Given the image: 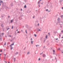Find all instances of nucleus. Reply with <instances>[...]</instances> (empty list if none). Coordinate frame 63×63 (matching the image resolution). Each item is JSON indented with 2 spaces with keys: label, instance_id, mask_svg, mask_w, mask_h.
Wrapping results in <instances>:
<instances>
[{
  "label": "nucleus",
  "instance_id": "nucleus-11",
  "mask_svg": "<svg viewBox=\"0 0 63 63\" xmlns=\"http://www.w3.org/2000/svg\"><path fill=\"white\" fill-rule=\"evenodd\" d=\"M13 20H14V19L11 20V23H12V22H13Z\"/></svg>",
  "mask_w": 63,
  "mask_h": 63
},
{
  "label": "nucleus",
  "instance_id": "nucleus-27",
  "mask_svg": "<svg viewBox=\"0 0 63 63\" xmlns=\"http://www.w3.org/2000/svg\"><path fill=\"white\" fill-rule=\"evenodd\" d=\"M4 55H5V57L6 56V54H4Z\"/></svg>",
  "mask_w": 63,
  "mask_h": 63
},
{
  "label": "nucleus",
  "instance_id": "nucleus-2",
  "mask_svg": "<svg viewBox=\"0 0 63 63\" xmlns=\"http://www.w3.org/2000/svg\"><path fill=\"white\" fill-rule=\"evenodd\" d=\"M43 57H46V55L45 54H43Z\"/></svg>",
  "mask_w": 63,
  "mask_h": 63
},
{
  "label": "nucleus",
  "instance_id": "nucleus-51",
  "mask_svg": "<svg viewBox=\"0 0 63 63\" xmlns=\"http://www.w3.org/2000/svg\"><path fill=\"white\" fill-rule=\"evenodd\" d=\"M21 31H22H22H23V30H21Z\"/></svg>",
  "mask_w": 63,
  "mask_h": 63
},
{
  "label": "nucleus",
  "instance_id": "nucleus-49",
  "mask_svg": "<svg viewBox=\"0 0 63 63\" xmlns=\"http://www.w3.org/2000/svg\"><path fill=\"white\" fill-rule=\"evenodd\" d=\"M0 52H2V50H1Z\"/></svg>",
  "mask_w": 63,
  "mask_h": 63
},
{
  "label": "nucleus",
  "instance_id": "nucleus-45",
  "mask_svg": "<svg viewBox=\"0 0 63 63\" xmlns=\"http://www.w3.org/2000/svg\"><path fill=\"white\" fill-rule=\"evenodd\" d=\"M1 34H2V35H4V33H2Z\"/></svg>",
  "mask_w": 63,
  "mask_h": 63
},
{
  "label": "nucleus",
  "instance_id": "nucleus-9",
  "mask_svg": "<svg viewBox=\"0 0 63 63\" xmlns=\"http://www.w3.org/2000/svg\"><path fill=\"white\" fill-rule=\"evenodd\" d=\"M18 52H16L15 54H18Z\"/></svg>",
  "mask_w": 63,
  "mask_h": 63
},
{
  "label": "nucleus",
  "instance_id": "nucleus-3",
  "mask_svg": "<svg viewBox=\"0 0 63 63\" xmlns=\"http://www.w3.org/2000/svg\"><path fill=\"white\" fill-rule=\"evenodd\" d=\"M14 43H13V44H12L11 45H10V47H11L13 46V45H14Z\"/></svg>",
  "mask_w": 63,
  "mask_h": 63
},
{
  "label": "nucleus",
  "instance_id": "nucleus-12",
  "mask_svg": "<svg viewBox=\"0 0 63 63\" xmlns=\"http://www.w3.org/2000/svg\"><path fill=\"white\" fill-rule=\"evenodd\" d=\"M1 26L2 27H3V24H1Z\"/></svg>",
  "mask_w": 63,
  "mask_h": 63
},
{
  "label": "nucleus",
  "instance_id": "nucleus-42",
  "mask_svg": "<svg viewBox=\"0 0 63 63\" xmlns=\"http://www.w3.org/2000/svg\"><path fill=\"white\" fill-rule=\"evenodd\" d=\"M55 59L56 60V57H55Z\"/></svg>",
  "mask_w": 63,
  "mask_h": 63
},
{
  "label": "nucleus",
  "instance_id": "nucleus-1",
  "mask_svg": "<svg viewBox=\"0 0 63 63\" xmlns=\"http://www.w3.org/2000/svg\"><path fill=\"white\" fill-rule=\"evenodd\" d=\"M14 5V4H13V3H12L9 6V7H12Z\"/></svg>",
  "mask_w": 63,
  "mask_h": 63
},
{
  "label": "nucleus",
  "instance_id": "nucleus-37",
  "mask_svg": "<svg viewBox=\"0 0 63 63\" xmlns=\"http://www.w3.org/2000/svg\"><path fill=\"white\" fill-rule=\"evenodd\" d=\"M50 12V10L48 11V12Z\"/></svg>",
  "mask_w": 63,
  "mask_h": 63
},
{
  "label": "nucleus",
  "instance_id": "nucleus-19",
  "mask_svg": "<svg viewBox=\"0 0 63 63\" xmlns=\"http://www.w3.org/2000/svg\"><path fill=\"white\" fill-rule=\"evenodd\" d=\"M13 28H13V26H12V29H13Z\"/></svg>",
  "mask_w": 63,
  "mask_h": 63
},
{
  "label": "nucleus",
  "instance_id": "nucleus-34",
  "mask_svg": "<svg viewBox=\"0 0 63 63\" xmlns=\"http://www.w3.org/2000/svg\"><path fill=\"white\" fill-rule=\"evenodd\" d=\"M40 58H39V59H38V60H40Z\"/></svg>",
  "mask_w": 63,
  "mask_h": 63
},
{
  "label": "nucleus",
  "instance_id": "nucleus-5",
  "mask_svg": "<svg viewBox=\"0 0 63 63\" xmlns=\"http://www.w3.org/2000/svg\"><path fill=\"white\" fill-rule=\"evenodd\" d=\"M31 44H33V41H32V40H31Z\"/></svg>",
  "mask_w": 63,
  "mask_h": 63
},
{
  "label": "nucleus",
  "instance_id": "nucleus-21",
  "mask_svg": "<svg viewBox=\"0 0 63 63\" xmlns=\"http://www.w3.org/2000/svg\"><path fill=\"white\" fill-rule=\"evenodd\" d=\"M0 41H2V38H0Z\"/></svg>",
  "mask_w": 63,
  "mask_h": 63
},
{
  "label": "nucleus",
  "instance_id": "nucleus-47",
  "mask_svg": "<svg viewBox=\"0 0 63 63\" xmlns=\"http://www.w3.org/2000/svg\"><path fill=\"white\" fill-rule=\"evenodd\" d=\"M36 47H38V45H36Z\"/></svg>",
  "mask_w": 63,
  "mask_h": 63
},
{
  "label": "nucleus",
  "instance_id": "nucleus-41",
  "mask_svg": "<svg viewBox=\"0 0 63 63\" xmlns=\"http://www.w3.org/2000/svg\"><path fill=\"white\" fill-rule=\"evenodd\" d=\"M53 54H54V55L55 54V53H53Z\"/></svg>",
  "mask_w": 63,
  "mask_h": 63
},
{
  "label": "nucleus",
  "instance_id": "nucleus-16",
  "mask_svg": "<svg viewBox=\"0 0 63 63\" xmlns=\"http://www.w3.org/2000/svg\"><path fill=\"white\" fill-rule=\"evenodd\" d=\"M4 45H6V42H5V43L4 44Z\"/></svg>",
  "mask_w": 63,
  "mask_h": 63
},
{
  "label": "nucleus",
  "instance_id": "nucleus-58",
  "mask_svg": "<svg viewBox=\"0 0 63 63\" xmlns=\"http://www.w3.org/2000/svg\"><path fill=\"white\" fill-rule=\"evenodd\" d=\"M14 39H15V37L14 38Z\"/></svg>",
  "mask_w": 63,
  "mask_h": 63
},
{
  "label": "nucleus",
  "instance_id": "nucleus-61",
  "mask_svg": "<svg viewBox=\"0 0 63 63\" xmlns=\"http://www.w3.org/2000/svg\"><path fill=\"white\" fill-rule=\"evenodd\" d=\"M59 36H61V35H59Z\"/></svg>",
  "mask_w": 63,
  "mask_h": 63
},
{
  "label": "nucleus",
  "instance_id": "nucleus-15",
  "mask_svg": "<svg viewBox=\"0 0 63 63\" xmlns=\"http://www.w3.org/2000/svg\"><path fill=\"white\" fill-rule=\"evenodd\" d=\"M2 35V34L0 33V37H1V35Z\"/></svg>",
  "mask_w": 63,
  "mask_h": 63
},
{
  "label": "nucleus",
  "instance_id": "nucleus-26",
  "mask_svg": "<svg viewBox=\"0 0 63 63\" xmlns=\"http://www.w3.org/2000/svg\"><path fill=\"white\" fill-rule=\"evenodd\" d=\"M46 11H47H47H48V9H47L46 10Z\"/></svg>",
  "mask_w": 63,
  "mask_h": 63
},
{
  "label": "nucleus",
  "instance_id": "nucleus-62",
  "mask_svg": "<svg viewBox=\"0 0 63 63\" xmlns=\"http://www.w3.org/2000/svg\"><path fill=\"white\" fill-rule=\"evenodd\" d=\"M43 3H41V4H43Z\"/></svg>",
  "mask_w": 63,
  "mask_h": 63
},
{
  "label": "nucleus",
  "instance_id": "nucleus-31",
  "mask_svg": "<svg viewBox=\"0 0 63 63\" xmlns=\"http://www.w3.org/2000/svg\"><path fill=\"white\" fill-rule=\"evenodd\" d=\"M21 11H22V9H21Z\"/></svg>",
  "mask_w": 63,
  "mask_h": 63
},
{
  "label": "nucleus",
  "instance_id": "nucleus-28",
  "mask_svg": "<svg viewBox=\"0 0 63 63\" xmlns=\"http://www.w3.org/2000/svg\"><path fill=\"white\" fill-rule=\"evenodd\" d=\"M9 29H10V28H8L7 29V30H9Z\"/></svg>",
  "mask_w": 63,
  "mask_h": 63
},
{
  "label": "nucleus",
  "instance_id": "nucleus-55",
  "mask_svg": "<svg viewBox=\"0 0 63 63\" xmlns=\"http://www.w3.org/2000/svg\"><path fill=\"white\" fill-rule=\"evenodd\" d=\"M48 34H49V35H50V33H48Z\"/></svg>",
  "mask_w": 63,
  "mask_h": 63
},
{
  "label": "nucleus",
  "instance_id": "nucleus-53",
  "mask_svg": "<svg viewBox=\"0 0 63 63\" xmlns=\"http://www.w3.org/2000/svg\"><path fill=\"white\" fill-rule=\"evenodd\" d=\"M1 17H3V16H1Z\"/></svg>",
  "mask_w": 63,
  "mask_h": 63
},
{
  "label": "nucleus",
  "instance_id": "nucleus-22",
  "mask_svg": "<svg viewBox=\"0 0 63 63\" xmlns=\"http://www.w3.org/2000/svg\"><path fill=\"white\" fill-rule=\"evenodd\" d=\"M61 17H63V15H62V16H61Z\"/></svg>",
  "mask_w": 63,
  "mask_h": 63
},
{
  "label": "nucleus",
  "instance_id": "nucleus-32",
  "mask_svg": "<svg viewBox=\"0 0 63 63\" xmlns=\"http://www.w3.org/2000/svg\"><path fill=\"white\" fill-rule=\"evenodd\" d=\"M58 49V50H60V48H59Z\"/></svg>",
  "mask_w": 63,
  "mask_h": 63
},
{
  "label": "nucleus",
  "instance_id": "nucleus-46",
  "mask_svg": "<svg viewBox=\"0 0 63 63\" xmlns=\"http://www.w3.org/2000/svg\"><path fill=\"white\" fill-rule=\"evenodd\" d=\"M31 40H33V39H32V38H31Z\"/></svg>",
  "mask_w": 63,
  "mask_h": 63
},
{
  "label": "nucleus",
  "instance_id": "nucleus-14",
  "mask_svg": "<svg viewBox=\"0 0 63 63\" xmlns=\"http://www.w3.org/2000/svg\"><path fill=\"white\" fill-rule=\"evenodd\" d=\"M11 47H11V49H13V47H12V46Z\"/></svg>",
  "mask_w": 63,
  "mask_h": 63
},
{
  "label": "nucleus",
  "instance_id": "nucleus-29",
  "mask_svg": "<svg viewBox=\"0 0 63 63\" xmlns=\"http://www.w3.org/2000/svg\"><path fill=\"white\" fill-rule=\"evenodd\" d=\"M46 40H44V43H45V41Z\"/></svg>",
  "mask_w": 63,
  "mask_h": 63
},
{
  "label": "nucleus",
  "instance_id": "nucleus-57",
  "mask_svg": "<svg viewBox=\"0 0 63 63\" xmlns=\"http://www.w3.org/2000/svg\"><path fill=\"white\" fill-rule=\"evenodd\" d=\"M16 31H18V29H17L16 30Z\"/></svg>",
  "mask_w": 63,
  "mask_h": 63
},
{
  "label": "nucleus",
  "instance_id": "nucleus-23",
  "mask_svg": "<svg viewBox=\"0 0 63 63\" xmlns=\"http://www.w3.org/2000/svg\"><path fill=\"white\" fill-rule=\"evenodd\" d=\"M36 22H37V23H38V21H36Z\"/></svg>",
  "mask_w": 63,
  "mask_h": 63
},
{
  "label": "nucleus",
  "instance_id": "nucleus-60",
  "mask_svg": "<svg viewBox=\"0 0 63 63\" xmlns=\"http://www.w3.org/2000/svg\"><path fill=\"white\" fill-rule=\"evenodd\" d=\"M41 54H42V53H41L40 54V55H41Z\"/></svg>",
  "mask_w": 63,
  "mask_h": 63
},
{
  "label": "nucleus",
  "instance_id": "nucleus-64",
  "mask_svg": "<svg viewBox=\"0 0 63 63\" xmlns=\"http://www.w3.org/2000/svg\"><path fill=\"white\" fill-rule=\"evenodd\" d=\"M8 63H10V62H8Z\"/></svg>",
  "mask_w": 63,
  "mask_h": 63
},
{
  "label": "nucleus",
  "instance_id": "nucleus-54",
  "mask_svg": "<svg viewBox=\"0 0 63 63\" xmlns=\"http://www.w3.org/2000/svg\"><path fill=\"white\" fill-rule=\"evenodd\" d=\"M62 26H61V28H62Z\"/></svg>",
  "mask_w": 63,
  "mask_h": 63
},
{
  "label": "nucleus",
  "instance_id": "nucleus-63",
  "mask_svg": "<svg viewBox=\"0 0 63 63\" xmlns=\"http://www.w3.org/2000/svg\"><path fill=\"white\" fill-rule=\"evenodd\" d=\"M62 53H63V52H62Z\"/></svg>",
  "mask_w": 63,
  "mask_h": 63
},
{
  "label": "nucleus",
  "instance_id": "nucleus-56",
  "mask_svg": "<svg viewBox=\"0 0 63 63\" xmlns=\"http://www.w3.org/2000/svg\"><path fill=\"white\" fill-rule=\"evenodd\" d=\"M43 52H42V54H43Z\"/></svg>",
  "mask_w": 63,
  "mask_h": 63
},
{
  "label": "nucleus",
  "instance_id": "nucleus-48",
  "mask_svg": "<svg viewBox=\"0 0 63 63\" xmlns=\"http://www.w3.org/2000/svg\"><path fill=\"white\" fill-rule=\"evenodd\" d=\"M13 40H11V41H11V42H12V41Z\"/></svg>",
  "mask_w": 63,
  "mask_h": 63
},
{
  "label": "nucleus",
  "instance_id": "nucleus-17",
  "mask_svg": "<svg viewBox=\"0 0 63 63\" xmlns=\"http://www.w3.org/2000/svg\"><path fill=\"white\" fill-rule=\"evenodd\" d=\"M53 52H55V50H53Z\"/></svg>",
  "mask_w": 63,
  "mask_h": 63
},
{
  "label": "nucleus",
  "instance_id": "nucleus-13",
  "mask_svg": "<svg viewBox=\"0 0 63 63\" xmlns=\"http://www.w3.org/2000/svg\"><path fill=\"white\" fill-rule=\"evenodd\" d=\"M34 36H35V37H37V35H36V34H34Z\"/></svg>",
  "mask_w": 63,
  "mask_h": 63
},
{
  "label": "nucleus",
  "instance_id": "nucleus-4",
  "mask_svg": "<svg viewBox=\"0 0 63 63\" xmlns=\"http://www.w3.org/2000/svg\"><path fill=\"white\" fill-rule=\"evenodd\" d=\"M24 8H26V5L25 4V5L24 6Z\"/></svg>",
  "mask_w": 63,
  "mask_h": 63
},
{
  "label": "nucleus",
  "instance_id": "nucleus-6",
  "mask_svg": "<svg viewBox=\"0 0 63 63\" xmlns=\"http://www.w3.org/2000/svg\"><path fill=\"white\" fill-rule=\"evenodd\" d=\"M16 59L15 58H14V62H15V61H16Z\"/></svg>",
  "mask_w": 63,
  "mask_h": 63
},
{
  "label": "nucleus",
  "instance_id": "nucleus-38",
  "mask_svg": "<svg viewBox=\"0 0 63 63\" xmlns=\"http://www.w3.org/2000/svg\"><path fill=\"white\" fill-rule=\"evenodd\" d=\"M1 3H3V1H1Z\"/></svg>",
  "mask_w": 63,
  "mask_h": 63
},
{
  "label": "nucleus",
  "instance_id": "nucleus-8",
  "mask_svg": "<svg viewBox=\"0 0 63 63\" xmlns=\"http://www.w3.org/2000/svg\"><path fill=\"white\" fill-rule=\"evenodd\" d=\"M60 20V18H58V21H59Z\"/></svg>",
  "mask_w": 63,
  "mask_h": 63
},
{
  "label": "nucleus",
  "instance_id": "nucleus-43",
  "mask_svg": "<svg viewBox=\"0 0 63 63\" xmlns=\"http://www.w3.org/2000/svg\"><path fill=\"white\" fill-rule=\"evenodd\" d=\"M41 31V30H39L38 31Z\"/></svg>",
  "mask_w": 63,
  "mask_h": 63
},
{
  "label": "nucleus",
  "instance_id": "nucleus-50",
  "mask_svg": "<svg viewBox=\"0 0 63 63\" xmlns=\"http://www.w3.org/2000/svg\"><path fill=\"white\" fill-rule=\"evenodd\" d=\"M62 39L63 38V37H62Z\"/></svg>",
  "mask_w": 63,
  "mask_h": 63
},
{
  "label": "nucleus",
  "instance_id": "nucleus-52",
  "mask_svg": "<svg viewBox=\"0 0 63 63\" xmlns=\"http://www.w3.org/2000/svg\"><path fill=\"white\" fill-rule=\"evenodd\" d=\"M45 47V46L43 48H44Z\"/></svg>",
  "mask_w": 63,
  "mask_h": 63
},
{
  "label": "nucleus",
  "instance_id": "nucleus-24",
  "mask_svg": "<svg viewBox=\"0 0 63 63\" xmlns=\"http://www.w3.org/2000/svg\"><path fill=\"white\" fill-rule=\"evenodd\" d=\"M26 32L27 34V30H26Z\"/></svg>",
  "mask_w": 63,
  "mask_h": 63
},
{
  "label": "nucleus",
  "instance_id": "nucleus-25",
  "mask_svg": "<svg viewBox=\"0 0 63 63\" xmlns=\"http://www.w3.org/2000/svg\"><path fill=\"white\" fill-rule=\"evenodd\" d=\"M9 37H12V36L11 35H10L9 36Z\"/></svg>",
  "mask_w": 63,
  "mask_h": 63
},
{
  "label": "nucleus",
  "instance_id": "nucleus-30",
  "mask_svg": "<svg viewBox=\"0 0 63 63\" xmlns=\"http://www.w3.org/2000/svg\"><path fill=\"white\" fill-rule=\"evenodd\" d=\"M38 26H39V24L38 23Z\"/></svg>",
  "mask_w": 63,
  "mask_h": 63
},
{
  "label": "nucleus",
  "instance_id": "nucleus-40",
  "mask_svg": "<svg viewBox=\"0 0 63 63\" xmlns=\"http://www.w3.org/2000/svg\"><path fill=\"white\" fill-rule=\"evenodd\" d=\"M8 18H9V17H10V16H8Z\"/></svg>",
  "mask_w": 63,
  "mask_h": 63
},
{
  "label": "nucleus",
  "instance_id": "nucleus-18",
  "mask_svg": "<svg viewBox=\"0 0 63 63\" xmlns=\"http://www.w3.org/2000/svg\"><path fill=\"white\" fill-rule=\"evenodd\" d=\"M35 16H34L33 17V18H35Z\"/></svg>",
  "mask_w": 63,
  "mask_h": 63
},
{
  "label": "nucleus",
  "instance_id": "nucleus-36",
  "mask_svg": "<svg viewBox=\"0 0 63 63\" xmlns=\"http://www.w3.org/2000/svg\"><path fill=\"white\" fill-rule=\"evenodd\" d=\"M19 33V32L18 31V32H17V33Z\"/></svg>",
  "mask_w": 63,
  "mask_h": 63
},
{
  "label": "nucleus",
  "instance_id": "nucleus-20",
  "mask_svg": "<svg viewBox=\"0 0 63 63\" xmlns=\"http://www.w3.org/2000/svg\"><path fill=\"white\" fill-rule=\"evenodd\" d=\"M61 32L62 33H63V30H62L61 31Z\"/></svg>",
  "mask_w": 63,
  "mask_h": 63
},
{
  "label": "nucleus",
  "instance_id": "nucleus-59",
  "mask_svg": "<svg viewBox=\"0 0 63 63\" xmlns=\"http://www.w3.org/2000/svg\"><path fill=\"white\" fill-rule=\"evenodd\" d=\"M62 9H63V7L62 8Z\"/></svg>",
  "mask_w": 63,
  "mask_h": 63
},
{
  "label": "nucleus",
  "instance_id": "nucleus-7",
  "mask_svg": "<svg viewBox=\"0 0 63 63\" xmlns=\"http://www.w3.org/2000/svg\"><path fill=\"white\" fill-rule=\"evenodd\" d=\"M40 2H41V1H39L38 2V4H40Z\"/></svg>",
  "mask_w": 63,
  "mask_h": 63
},
{
  "label": "nucleus",
  "instance_id": "nucleus-35",
  "mask_svg": "<svg viewBox=\"0 0 63 63\" xmlns=\"http://www.w3.org/2000/svg\"><path fill=\"white\" fill-rule=\"evenodd\" d=\"M29 52H28V53H27V54H29Z\"/></svg>",
  "mask_w": 63,
  "mask_h": 63
},
{
  "label": "nucleus",
  "instance_id": "nucleus-33",
  "mask_svg": "<svg viewBox=\"0 0 63 63\" xmlns=\"http://www.w3.org/2000/svg\"><path fill=\"white\" fill-rule=\"evenodd\" d=\"M39 7H40V5L39 4Z\"/></svg>",
  "mask_w": 63,
  "mask_h": 63
},
{
  "label": "nucleus",
  "instance_id": "nucleus-44",
  "mask_svg": "<svg viewBox=\"0 0 63 63\" xmlns=\"http://www.w3.org/2000/svg\"><path fill=\"white\" fill-rule=\"evenodd\" d=\"M58 40V38H57L56 39V40Z\"/></svg>",
  "mask_w": 63,
  "mask_h": 63
},
{
  "label": "nucleus",
  "instance_id": "nucleus-10",
  "mask_svg": "<svg viewBox=\"0 0 63 63\" xmlns=\"http://www.w3.org/2000/svg\"><path fill=\"white\" fill-rule=\"evenodd\" d=\"M46 38H47V35H46Z\"/></svg>",
  "mask_w": 63,
  "mask_h": 63
},
{
  "label": "nucleus",
  "instance_id": "nucleus-39",
  "mask_svg": "<svg viewBox=\"0 0 63 63\" xmlns=\"http://www.w3.org/2000/svg\"><path fill=\"white\" fill-rule=\"evenodd\" d=\"M0 11H1V8H0Z\"/></svg>",
  "mask_w": 63,
  "mask_h": 63
}]
</instances>
